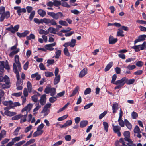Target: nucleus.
Returning <instances> with one entry per match:
<instances>
[{
	"label": "nucleus",
	"mask_w": 146,
	"mask_h": 146,
	"mask_svg": "<svg viewBox=\"0 0 146 146\" xmlns=\"http://www.w3.org/2000/svg\"><path fill=\"white\" fill-rule=\"evenodd\" d=\"M47 14L51 17L53 19L55 20H57L60 18L64 17L62 13L61 12H58L56 13H55L53 12H49Z\"/></svg>",
	"instance_id": "nucleus-1"
},
{
	"label": "nucleus",
	"mask_w": 146,
	"mask_h": 146,
	"mask_svg": "<svg viewBox=\"0 0 146 146\" xmlns=\"http://www.w3.org/2000/svg\"><path fill=\"white\" fill-rule=\"evenodd\" d=\"M13 71L16 74V77L17 80L16 84L19 85H22L23 83V81L20 79V75L19 72L17 69V67L15 64H13Z\"/></svg>",
	"instance_id": "nucleus-2"
},
{
	"label": "nucleus",
	"mask_w": 146,
	"mask_h": 146,
	"mask_svg": "<svg viewBox=\"0 0 146 146\" xmlns=\"http://www.w3.org/2000/svg\"><path fill=\"white\" fill-rule=\"evenodd\" d=\"M44 23L49 26L56 25L57 23L56 21L53 19L44 18Z\"/></svg>",
	"instance_id": "nucleus-3"
},
{
	"label": "nucleus",
	"mask_w": 146,
	"mask_h": 146,
	"mask_svg": "<svg viewBox=\"0 0 146 146\" xmlns=\"http://www.w3.org/2000/svg\"><path fill=\"white\" fill-rule=\"evenodd\" d=\"M130 132L128 131H125L123 135L125 137V140L129 142V143H133V141L130 138Z\"/></svg>",
	"instance_id": "nucleus-4"
},
{
	"label": "nucleus",
	"mask_w": 146,
	"mask_h": 146,
	"mask_svg": "<svg viewBox=\"0 0 146 146\" xmlns=\"http://www.w3.org/2000/svg\"><path fill=\"white\" fill-rule=\"evenodd\" d=\"M15 65L17 67L18 71H20L21 70V66L20 63L19 62V56L18 55H16L15 57Z\"/></svg>",
	"instance_id": "nucleus-5"
},
{
	"label": "nucleus",
	"mask_w": 146,
	"mask_h": 146,
	"mask_svg": "<svg viewBox=\"0 0 146 146\" xmlns=\"http://www.w3.org/2000/svg\"><path fill=\"white\" fill-rule=\"evenodd\" d=\"M125 77H123L121 79L115 81L114 84L119 85L121 87H122L125 83Z\"/></svg>",
	"instance_id": "nucleus-6"
},
{
	"label": "nucleus",
	"mask_w": 146,
	"mask_h": 146,
	"mask_svg": "<svg viewBox=\"0 0 146 146\" xmlns=\"http://www.w3.org/2000/svg\"><path fill=\"white\" fill-rule=\"evenodd\" d=\"M19 27V25H17L14 27L12 25L11 27L7 28L6 30L10 31L13 33H14L18 31Z\"/></svg>",
	"instance_id": "nucleus-7"
},
{
	"label": "nucleus",
	"mask_w": 146,
	"mask_h": 146,
	"mask_svg": "<svg viewBox=\"0 0 146 146\" xmlns=\"http://www.w3.org/2000/svg\"><path fill=\"white\" fill-rule=\"evenodd\" d=\"M10 16V13L9 11L5 12L0 17V21H3L5 18L7 19Z\"/></svg>",
	"instance_id": "nucleus-8"
},
{
	"label": "nucleus",
	"mask_w": 146,
	"mask_h": 146,
	"mask_svg": "<svg viewBox=\"0 0 146 146\" xmlns=\"http://www.w3.org/2000/svg\"><path fill=\"white\" fill-rule=\"evenodd\" d=\"M56 44V43L54 42L53 43L46 44L45 45L44 47L46 49L51 51L54 50V48H53V47L55 46Z\"/></svg>",
	"instance_id": "nucleus-9"
},
{
	"label": "nucleus",
	"mask_w": 146,
	"mask_h": 146,
	"mask_svg": "<svg viewBox=\"0 0 146 146\" xmlns=\"http://www.w3.org/2000/svg\"><path fill=\"white\" fill-rule=\"evenodd\" d=\"M32 107V104L29 103L22 110L21 112L22 113H23L25 111L27 112L28 113V112L30 111Z\"/></svg>",
	"instance_id": "nucleus-10"
},
{
	"label": "nucleus",
	"mask_w": 146,
	"mask_h": 146,
	"mask_svg": "<svg viewBox=\"0 0 146 146\" xmlns=\"http://www.w3.org/2000/svg\"><path fill=\"white\" fill-rule=\"evenodd\" d=\"M125 138L123 139V138H121L119 140V142L122 143L123 146H136V145L135 143H130L129 142L127 143V145L125 144V143L124 141Z\"/></svg>",
	"instance_id": "nucleus-11"
},
{
	"label": "nucleus",
	"mask_w": 146,
	"mask_h": 146,
	"mask_svg": "<svg viewBox=\"0 0 146 146\" xmlns=\"http://www.w3.org/2000/svg\"><path fill=\"white\" fill-rule=\"evenodd\" d=\"M146 38V35H140L137 39H136L134 41V44H135L137 42L143 41Z\"/></svg>",
	"instance_id": "nucleus-12"
},
{
	"label": "nucleus",
	"mask_w": 146,
	"mask_h": 146,
	"mask_svg": "<svg viewBox=\"0 0 146 146\" xmlns=\"http://www.w3.org/2000/svg\"><path fill=\"white\" fill-rule=\"evenodd\" d=\"M113 113L114 114L116 113L117 111L119 109L118 104L117 103H115L113 104L112 106Z\"/></svg>",
	"instance_id": "nucleus-13"
},
{
	"label": "nucleus",
	"mask_w": 146,
	"mask_h": 146,
	"mask_svg": "<svg viewBox=\"0 0 146 146\" xmlns=\"http://www.w3.org/2000/svg\"><path fill=\"white\" fill-rule=\"evenodd\" d=\"M46 95L44 94L41 96L40 99V102L42 105H44L46 102Z\"/></svg>",
	"instance_id": "nucleus-14"
},
{
	"label": "nucleus",
	"mask_w": 146,
	"mask_h": 146,
	"mask_svg": "<svg viewBox=\"0 0 146 146\" xmlns=\"http://www.w3.org/2000/svg\"><path fill=\"white\" fill-rule=\"evenodd\" d=\"M31 77L32 78H36L35 79L36 80H39L41 78V75L39 74L38 72L32 74L31 76Z\"/></svg>",
	"instance_id": "nucleus-15"
},
{
	"label": "nucleus",
	"mask_w": 146,
	"mask_h": 146,
	"mask_svg": "<svg viewBox=\"0 0 146 146\" xmlns=\"http://www.w3.org/2000/svg\"><path fill=\"white\" fill-rule=\"evenodd\" d=\"M87 73V69L85 68L81 71L79 75V77L82 78L86 75Z\"/></svg>",
	"instance_id": "nucleus-16"
},
{
	"label": "nucleus",
	"mask_w": 146,
	"mask_h": 146,
	"mask_svg": "<svg viewBox=\"0 0 146 146\" xmlns=\"http://www.w3.org/2000/svg\"><path fill=\"white\" fill-rule=\"evenodd\" d=\"M117 38H115L113 36H110L109 39L110 44H113L116 43L117 41Z\"/></svg>",
	"instance_id": "nucleus-17"
},
{
	"label": "nucleus",
	"mask_w": 146,
	"mask_h": 146,
	"mask_svg": "<svg viewBox=\"0 0 146 146\" xmlns=\"http://www.w3.org/2000/svg\"><path fill=\"white\" fill-rule=\"evenodd\" d=\"M24 114L23 115L22 117L21 118L20 120V123H22L25 122L26 121V118L27 116V112H26L24 113Z\"/></svg>",
	"instance_id": "nucleus-18"
},
{
	"label": "nucleus",
	"mask_w": 146,
	"mask_h": 146,
	"mask_svg": "<svg viewBox=\"0 0 146 146\" xmlns=\"http://www.w3.org/2000/svg\"><path fill=\"white\" fill-rule=\"evenodd\" d=\"M43 132L44 131H39L37 129V131L33 134V137H35L42 134Z\"/></svg>",
	"instance_id": "nucleus-19"
},
{
	"label": "nucleus",
	"mask_w": 146,
	"mask_h": 146,
	"mask_svg": "<svg viewBox=\"0 0 146 146\" xmlns=\"http://www.w3.org/2000/svg\"><path fill=\"white\" fill-rule=\"evenodd\" d=\"M38 13L40 16L42 17H45L46 15V12L44 10L41 9L38 10Z\"/></svg>",
	"instance_id": "nucleus-20"
},
{
	"label": "nucleus",
	"mask_w": 146,
	"mask_h": 146,
	"mask_svg": "<svg viewBox=\"0 0 146 146\" xmlns=\"http://www.w3.org/2000/svg\"><path fill=\"white\" fill-rule=\"evenodd\" d=\"M88 122L86 120L81 121L80 123V127L81 128L85 127L88 124Z\"/></svg>",
	"instance_id": "nucleus-21"
},
{
	"label": "nucleus",
	"mask_w": 146,
	"mask_h": 146,
	"mask_svg": "<svg viewBox=\"0 0 146 146\" xmlns=\"http://www.w3.org/2000/svg\"><path fill=\"white\" fill-rule=\"evenodd\" d=\"M34 22L36 24H39L40 23L42 24L44 23V18L43 19H41L39 20L37 18H35L34 19Z\"/></svg>",
	"instance_id": "nucleus-22"
},
{
	"label": "nucleus",
	"mask_w": 146,
	"mask_h": 146,
	"mask_svg": "<svg viewBox=\"0 0 146 146\" xmlns=\"http://www.w3.org/2000/svg\"><path fill=\"white\" fill-rule=\"evenodd\" d=\"M60 75L57 76H55L54 81V85H56L60 81Z\"/></svg>",
	"instance_id": "nucleus-23"
},
{
	"label": "nucleus",
	"mask_w": 146,
	"mask_h": 146,
	"mask_svg": "<svg viewBox=\"0 0 146 146\" xmlns=\"http://www.w3.org/2000/svg\"><path fill=\"white\" fill-rule=\"evenodd\" d=\"M125 83L128 85H130L133 84L135 81V79H131L128 80L125 77Z\"/></svg>",
	"instance_id": "nucleus-24"
},
{
	"label": "nucleus",
	"mask_w": 146,
	"mask_h": 146,
	"mask_svg": "<svg viewBox=\"0 0 146 146\" xmlns=\"http://www.w3.org/2000/svg\"><path fill=\"white\" fill-rule=\"evenodd\" d=\"M23 135H22L19 136L13 139H12V141H13L14 143L20 140L23 138Z\"/></svg>",
	"instance_id": "nucleus-25"
},
{
	"label": "nucleus",
	"mask_w": 146,
	"mask_h": 146,
	"mask_svg": "<svg viewBox=\"0 0 146 146\" xmlns=\"http://www.w3.org/2000/svg\"><path fill=\"white\" fill-rule=\"evenodd\" d=\"M124 122L127 127L129 129H131L132 125L127 119H124Z\"/></svg>",
	"instance_id": "nucleus-26"
},
{
	"label": "nucleus",
	"mask_w": 146,
	"mask_h": 146,
	"mask_svg": "<svg viewBox=\"0 0 146 146\" xmlns=\"http://www.w3.org/2000/svg\"><path fill=\"white\" fill-rule=\"evenodd\" d=\"M27 86L29 92L30 93H31L32 89V85L31 83L29 81L27 82Z\"/></svg>",
	"instance_id": "nucleus-27"
},
{
	"label": "nucleus",
	"mask_w": 146,
	"mask_h": 146,
	"mask_svg": "<svg viewBox=\"0 0 146 146\" xmlns=\"http://www.w3.org/2000/svg\"><path fill=\"white\" fill-rule=\"evenodd\" d=\"M113 64V62H110L105 68L104 69L105 71L106 72L108 71L112 66Z\"/></svg>",
	"instance_id": "nucleus-28"
},
{
	"label": "nucleus",
	"mask_w": 146,
	"mask_h": 146,
	"mask_svg": "<svg viewBox=\"0 0 146 146\" xmlns=\"http://www.w3.org/2000/svg\"><path fill=\"white\" fill-rule=\"evenodd\" d=\"M112 126L113 127V130L115 133L120 131L121 129V127L119 126H114L113 124Z\"/></svg>",
	"instance_id": "nucleus-29"
},
{
	"label": "nucleus",
	"mask_w": 146,
	"mask_h": 146,
	"mask_svg": "<svg viewBox=\"0 0 146 146\" xmlns=\"http://www.w3.org/2000/svg\"><path fill=\"white\" fill-rule=\"evenodd\" d=\"M4 114L6 115L9 116H12L15 115V113L14 112H11L8 111H6Z\"/></svg>",
	"instance_id": "nucleus-30"
},
{
	"label": "nucleus",
	"mask_w": 146,
	"mask_h": 146,
	"mask_svg": "<svg viewBox=\"0 0 146 146\" xmlns=\"http://www.w3.org/2000/svg\"><path fill=\"white\" fill-rule=\"evenodd\" d=\"M41 113H44V116L47 115L49 113V110L48 108H47L44 107V108L41 112Z\"/></svg>",
	"instance_id": "nucleus-31"
},
{
	"label": "nucleus",
	"mask_w": 146,
	"mask_h": 146,
	"mask_svg": "<svg viewBox=\"0 0 146 146\" xmlns=\"http://www.w3.org/2000/svg\"><path fill=\"white\" fill-rule=\"evenodd\" d=\"M76 42V40L72 39L71 40V41L69 42L70 44V47L72 48L74 47L75 45Z\"/></svg>",
	"instance_id": "nucleus-32"
},
{
	"label": "nucleus",
	"mask_w": 146,
	"mask_h": 146,
	"mask_svg": "<svg viewBox=\"0 0 146 146\" xmlns=\"http://www.w3.org/2000/svg\"><path fill=\"white\" fill-rule=\"evenodd\" d=\"M20 51L19 48H18L15 50H13L9 54V56L11 57H12L15 54L18 53Z\"/></svg>",
	"instance_id": "nucleus-33"
},
{
	"label": "nucleus",
	"mask_w": 146,
	"mask_h": 146,
	"mask_svg": "<svg viewBox=\"0 0 146 146\" xmlns=\"http://www.w3.org/2000/svg\"><path fill=\"white\" fill-rule=\"evenodd\" d=\"M12 101H4L3 102V104L5 106H9L10 108H11Z\"/></svg>",
	"instance_id": "nucleus-34"
},
{
	"label": "nucleus",
	"mask_w": 146,
	"mask_h": 146,
	"mask_svg": "<svg viewBox=\"0 0 146 146\" xmlns=\"http://www.w3.org/2000/svg\"><path fill=\"white\" fill-rule=\"evenodd\" d=\"M49 32L50 33H53L54 34H56V29L52 27H50L48 29Z\"/></svg>",
	"instance_id": "nucleus-35"
},
{
	"label": "nucleus",
	"mask_w": 146,
	"mask_h": 146,
	"mask_svg": "<svg viewBox=\"0 0 146 146\" xmlns=\"http://www.w3.org/2000/svg\"><path fill=\"white\" fill-rule=\"evenodd\" d=\"M22 116L23 115L22 114H19L13 117L12 119L13 120H17L21 118Z\"/></svg>",
	"instance_id": "nucleus-36"
},
{
	"label": "nucleus",
	"mask_w": 146,
	"mask_h": 146,
	"mask_svg": "<svg viewBox=\"0 0 146 146\" xmlns=\"http://www.w3.org/2000/svg\"><path fill=\"white\" fill-rule=\"evenodd\" d=\"M78 89L79 87L78 86L76 87L73 91L72 94L70 96V97H72L74 96L77 93Z\"/></svg>",
	"instance_id": "nucleus-37"
},
{
	"label": "nucleus",
	"mask_w": 146,
	"mask_h": 146,
	"mask_svg": "<svg viewBox=\"0 0 146 146\" xmlns=\"http://www.w3.org/2000/svg\"><path fill=\"white\" fill-rule=\"evenodd\" d=\"M61 53V51L60 50H57L56 53V55L55 56V58H56L58 59L59 58L60 56Z\"/></svg>",
	"instance_id": "nucleus-38"
},
{
	"label": "nucleus",
	"mask_w": 146,
	"mask_h": 146,
	"mask_svg": "<svg viewBox=\"0 0 146 146\" xmlns=\"http://www.w3.org/2000/svg\"><path fill=\"white\" fill-rule=\"evenodd\" d=\"M41 107V106L38 104V105L36 106L35 108L33 110V112H34V113L33 114V115H35L37 114V113L36 112V111L38 110Z\"/></svg>",
	"instance_id": "nucleus-39"
},
{
	"label": "nucleus",
	"mask_w": 146,
	"mask_h": 146,
	"mask_svg": "<svg viewBox=\"0 0 146 146\" xmlns=\"http://www.w3.org/2000/svg\"><path fill=\"white\" fill-rule=\"evenodd\" d=\"M103 125L104 127V129L106 132H108V123L106 122H103Z\"/></svg>",
	"instance_id": "nucleus-40"
},
{
	"label": "nucleus",
	"mask_w": 146,
	"mask_h": 146,
	"mask_svg": "<svg viewBox=\"0 0 146 146\" xmlns=\"http://www.w3.org/2000/svg\"><path fill=\"white\" fill-rule=\"evenodd\" d=\"M64 54L67 56H70V54L67 48H65L64 50Z\"/></svg>",
	"instance_id": "nucleus-41"
},
{
	"label": "nucleus",
	"mask_w": 146,
	"mask_h": 146,
	"mask_svg": "<svg viewBox=\"0 0 146 146\" xmlns=\"http://www.w3.org/2000/svg\"><path fill=\"white\" fill-rule=\"evenodd\" d=\"M35 142V139H30L27 141L26 143L23 145V146H27L29 145L34 143Z\"/></svg>",
	"instance_id": "nucleus-42"
},
{
	"label": "nucleus",
	"mask_w": 146,
	"mask_h": 146,
	"mask_svg": "<svg viewBox=\"0 0 146 146\" xmlns=\"http://www.w3.org/2000/svg\"><path fill=\"white\" fill-rule=\"evenodd\" d=\"M3 82H4L6 84H9L10 80L9 78L6 75L3 77Z\"/></svg>",
	"instance_id": "nucleus-43"
},
{
	"label": "nucleus",
	"mask_w": 146,
	"mask_h": 146,
	"mask_svg": "<svg viewBox=\"0 0 146 146\" xmlns=\"http://www.w3.org/2000/svg\"><path fill=\"white\" fill-rule=\"evenodd\" d=\"M45 75L46 77H50L54 75L53 72H45Z\"/></svg>",
	"instance_id": "nucleus-44"
},
{
	"label": "nucleus",
	"mask_w": 146,
	"mask_h": 146,
	"mask_svg": "<svg viewBox=\"0 0 146 146\" xmlns=\"http://www.w3.org/2000/svg\"><path fill=\"white\" fill-rule=\"evenodd\" d=\"M59 23L62 26H68V24L65 21L61 20L59 21Z\"/></svg>",
	"instance_id": "nucleus-45"
},
{
	"label": "nucleus",
	"mask_w": 146,
	"mask_h": 146,
	"mask_svg": "<svg viewBox=\"0 0 146 146\" xmlns=\"http://www.w3.org/2000/svg\"><path fill=\"white\" fill-rule=\"evenodd\" d=\"M18 11V12L17 13L18 15L19 16H20L21 15V13H26V9L25 8H21L20 7Z\"/></svg>",
	"instance_id": "nucleus-46"
},
{
	"label": "nucleus",
	"mask_w": 146,
	"mask_h": 146,
	"mask_svg": "<svg viewBox=\"0 0 146 146\" xmlns=\"http://www.w3.org/2000/svg\"><path fill=\"white\" fill-rule=\"evenodd\" d=\"M134 133H140L141 132L140 130V129L139 127L137 126L136 125L134 130Z\"/></svg>",
	"instance_id": "nucleus-47"
},
{
	"label": "nucleus",
	"mask_w": 146,
	"mask_h": 146,
	"mask_svg": "<svg viewBox=\"0 0 146 146\" xmlns=\"http://www.w3.org/2000/svg\"><path fill=\"white\" fill-rule=\"evenodd\" d=\"M35 13V11H33L31 12L29 17V19L30 21H31L34 17Z\"/></svg>",
	"instance_id": "nucleus-48"
},
{
	"label": "nucleus",
	"mask_w": 146,
	"mask_h": 146,
	"mask_svg": "<svg viewBox=\"0 0 146 146\" xmlns=\"http://www.w3.org/2000/svg\"><path fill=\"white\" fill-rule=\"evenodd\" d=\"M5 62L4 61H0V69L1 70H4L5 67Z\"/></svg>",
	"instance_id": "nucleus-49"
},
{
	"label": "nucleus",
	"mask_w": 146,
	"mask_h": 146,
	"mask_svg": "<svg viewBox=\"0 0 146 146\" xmlns=\"http://www.w3.org/2000/svg\"><path fill=\"white\" fill-rule=\"evenodd\" d=\"M125 68L129 70H131L134 69L136 68V66L134 65H129L127 66V67H125Z\"/></svg>",
	"instance_id": "nucleus-50"
},
{
	"label": "nucleus",
	"mask_w": 146,
	"mask_h": 146,
	"mask_svg": "<svg viewBox=\"0 0 146 146\" xmlns=\"http://www.w3.org/2000/svg\"><path fill=\"white\" fill-rule=\"evenodd\" d=\"M50 93L51 96L54 95L56 94V89L54 88H51Z\"/></svg>",
	"instance_id": "nucleus-51"
},
{
	"label": "nucleus",
	"mask_w": 146,
	"mask_h": 146,
	"mask_svg": "<svg viewBox=\"0 0 146 146\" xmlns=\"http://www.w3.org/2000/svg\"><path fill=\"white\" fill-rule=\"evenodd\" d=\"M35 36L33 34H31L29 36L27 37V39L28 40H31V39H34L35 38Z\"/></svg>",
	"instance_id": "nucleus-52"
},
{
	"label": "nucleus",
	"mask_w": 146,
	"mask_h": 146,
	"mask_svg": "<svg viewBox=\"0 0 146 146\" xmlns=\"http://www.w3.org/2000/svg\"><path fill=\"white\" fill-rule=\"evenodd\" d=\"M20 105V104L19 102H15L14 103H13L12 101L11 103V108H13V107L19 106Z\"/></svg>",
	"instance_id": "nucleus-53"
},
{
	"label": "nucleus",
	"mask_w": 146,
	"mask_h": 146,
	"mask_svg": "<svg viewBox=\"0 0 146 146\" xmlns=\"http://www.w3.org/2000/svg\"><path fill=\"white\" fill-rule=\"evenodd\" d=\"M9 84H3L1 86V88L3 89L8 88H9L10 86L9 85Z\"/></svg>",
	"instance_id": "nucleus-54"
},
{
	"label": "nucleus",
	"mask_w": 146,
	"mask_h": 146,
	"mask_svg": "<svg viewBox=\"0 0 146 146\" xmlns=\"http://www.w3.org/2000/svg\"><path fill=\"white\" fill-rule=\"evenodd\" d=\"M123 31L121 30H119V31H118L117 32V35L118 36H121V37H123L124 36V35L123 34Z\"/></svg>",
	"instance_id": "nucleus-55"
},
{
	"label": "nucleus",
	"mask_w": 146,
	"mask_h": 146,
	"mask_svg": "<svg viewBox=\"0 0 146 146\" xmlns=\"http://www.w3.org/2000/svg\"><path fill=\"white\" fill-rule=\"evenodd\" d=\"M107 112V111H104L99 116V118L100 119H101L106 114Z\"/></svg>",
	"instance_id": "nucleus-56"
},
{
	"label": "nucleus",
	"mask_w": 146,
	"mask_h": 146,
	"mask_svg": "<svg viewBox=\"0 0 146 146\" xmlns=\"http://www.w3.org/2000/svg\"><path fill=\"white\" fill-rule=\"evenodd\" d=\"M117 76L116 74H114L112 76V79L111 82V83L114 84V83H115V80L117 78Z\"/></svg>",
	"instance_id": "nucleus-57"
},
{
	"label": "nucleus",
	"mask_w": 146,
	"mask_h": 146,
	"mask_svg": "<svg viewBox=\"0 0 146 146\" xmlns=\"http://www.w3.org/2000/svg\"><path fill=\"white\" fill-rule=\"evenodd\" d=\"M21 129L20 127H18L14 131L13 133V135L15 136H17L18 134V132Z\"/></svg>",
	"instance_id": "nucleus-58"
},
{
	"label": "nucleus",
	"mask_w": 146,
	"mask_h": 146,
	"mask_svg": "<svg viewBox=\"0 0 146 146\" xmlns=\"http://www.w3.org/2000/svg\"><path fill=\"white\" fill-rule=\"evenodd\" d=\"M57 100L56 97H52L49 98V101L51 103L54 102Z\"/></svg>",
	"instance_id": "nucleus-59"
},
{
	"label": "nucleus",
	"mask_w": 146,
	"mask_h": 146,
	"mask_svg": "<svg viewBox=\"0 0 146 146\" xmlns=\"http://www.w3.org/2000/svg\"><path fill=\"white\" fill-rule=\"evenodd\" d=\"M93 103H90L85 105L84 108V110H86L89 108L93 105Z\"/></svg>",
	"instance_id": "nucleus-60"
},
{
	"label": "nucleus",
	"mask_w": 146,
	"mask_h": 146,
	"mask_svg": "<svg viewBox=\"0 0 146 146\" xmlns=\"http://www.w3.org/2000/svg\"><path fill=\"white\" fill-rule=\"evenodd\" d=\"M68 115H66L62 117L58 118L57 120L59 121H62L66 118L68 117Z\"/></svg>",
	"instance_id": "nucleus-61"
},
{
	"label": "nucleus",
	"mask_w": 146,
	"mask_h": 146,
	"mask_svg": "<svg viewBox=\"0 0 146 146\" xmlns=\"http://www.w3.org/2000/svg\"><path fill=\"white\" fill-rule=\"evenodd\" d=\"M91 92V89L88 88H86L85 90L84 93V94L86 95L90 94Z\"/></svg>",
	"instance_id": "nucleus-62"
},
{
	"label": "nucleus",
	"mask_w": 146,
	"mask_h": 146,
	"mask_svg": "<svg viewBox=\"0 0 146 146\" xmlns=\"http://www.w3.org/2000/svg\"><path fill=\"white\" fill-rule=\"evenodd\" d=\"M136 65L139 67H141L143 65V63L141 61H138L136 62Z\"/></svg>",
	"instance_id": "nucleus-63"
},
{
	"label": "nucleus",
	"mask_w": 146,
	"mask_h": 146,
	"mask_svg": "<svg viewBox=\"0 0 146 146\" xmlns=\"http://www.w3.org/2000/svg\"><path fill=\"white\" fill-rule=\"evenodd\" d=\"M38 96L36 95H34L32 96V99L33 102H36L38 100Z\"/></svg>",
	"instance_id": "nucleus-64"
}]
</instances>
